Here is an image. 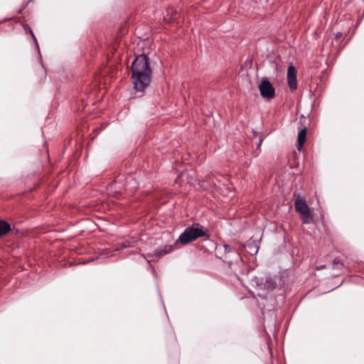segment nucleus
<instances>
[{
    "mask_svg": "<svg viewBox=\"0 0 364 364\" xmlns=\"http://www.w3.org/2000/svg\"><path fill=\"white\" fill-rule=\"evenodd\" d=\"M151 70L148 58L138 55L132 64V82L136 93H142L151 82Z\"/></svg>",
    "mask_w": 364,
    "mask_h": 364,
    "instance_id": "1",
    "label": "nucleus"
},
{
    "mask_svg": "<svg viewBox=\"0 0 364 364\" xmlns=\"http://www.w3.org/2000/svg\"><path fill=\"white\" fill-rule=\"evenodd\" d=\"M207 230L199 224H193L192 226L187 228L184 232L179 236L176 243L179 242L182 245H186L196 240L198 237L205 236Z\"/></svg>",
    "mask_w": 364,
    "mask_h": 364,
    "instance_id": "2",
    "label": "nucleus"
},
{
    "mask_svg": "<svg viewBox=\"0 0 364 364\" xmlns=\"http://www.w3.org/2000/svg\"><path fill=\"white\" fill-rule=\"evenodd\" d=\"M294 205L296 210L301 215L303 223H311L313 220V217L305 199L297 197L295 200Z\"/></svg>",
    "mask_w": 364,
    "mask_h": 364,
    "instance_id": "3",
    "label": "nucleus"
},
{
    "mask_svg": "<svg viewBox=\"0 0 364 364\" xmlns=\"http://www.w3.org/2000/svg\"><path fill=\"white\" fill-rule=\"evenodd\" d=\"M259 90L261 95L266 99H272L274 96V88L267 79H263L259 85Z\"/></svg>",
    "mask_w": 364,
    "mask_h": 364,
    "instance_id": "4",
    "label": "nucleus"
},
{
    "mask_svg": "<svg viewBox=\"0 0 364 364\" xmlns=\"http://www.w3.org/2000/svg\"><path fill=\"white\" fill-rule=\"evenodd\" d=\"M287 79L289 86L291 90H295L297 87L296 70L293 65H290L287 70Z\"/></svg>",
    "mask_w": 364,
    "mask_h": 364,
    "instance_id": "5",
    "label": "nucleus"
},
{
    "mask_svg": "<svg viewBox=\"0 0 364 364\" xmlns=\"http://www.w3.org/2000/svg\"><path fill=\"white\" fill-rule=\"evenodd\" d=\"M306 129L304 128L299 132V134H298L299 149H300L303 146V145L305 142V140H306Z\"/></svg>",
    "mask_w": 364,
    "mask_h": 364,
    "instance_id": "6",
    "label": "nucleus"
},
{
    "mask_svg": "<svg viewBox=\"0 0 364 364\" xmlns=\"http://www.w3.org/2000/svg\"><path fill=\"white\" fill-rule=\"evenodd\" d=\"M10 230V225L4 220H0V237Z\"/></svg>",
    "mask_w": 364,
    "mask_h": 364,
    "instance_id": "7",
    "label": "nucleus"
},
{
    "mask_svg": "<svg viewBox=\"0 0 364 364\" xmlns=\"http://www.w3.org/2000/svg\"><path fill=\"white\" fill-rule=\"evenodd\" d=\"M173 249V247L172 245L166 246L164 247V250L163 252H161V250L156 251L155 255L157 257H161L164 255H166V254H168V253L172 252Z\"/></svg>",
    "mask_w": 364,
    "mask_h": 364,
    "instance_id": "8",
    "label": "nucleus"
},
{
    "mask_svg": "<svg viewBox=\"0 0 364 364\" xmlns=\"http://www.w3.org/2000/svg\"><path fill=\"white\" fill-rule=\"evenodd\" d=\"M333 264L337 266L338 268L342 266V264L340 262V260L337 258H336L333 260Z\"/></svg>",
    "mask_w": 364,
    "mask_h": 364,
    "instance_id": "9",
    "label": "nucleus"
},
{
    "mask_svg": "<svg viewBox=\"0 0 364 364\" xmlns=\"http://www.w3.org/2000/svg\"><path fill=\"white\" fill-rule=\"evenodd\" d=\"M258 251V247H252V250L250 252V253L252 255V254H255L257 253Z\"/></svg>",
    "mask_w": 364,
    "mask_h": 364,
    "instance_id": "10",
    "label": "nucleus"
},
{
    "mask_svg": "<svg viewBox=\"0 0 364 364\" xmlns=\"http://www.w3.org/2000/svg\"><path fill=\"white\" fill-rule=\"evenodd\" d=\"M323 268H325V265H321L319 267H317V269H322Z\"/></svg>",
    "mask_w": 364,
    "mask_h": 364,
    "instance_id": "11",
    "label": "nucleus"
},
{
    "mask_svg": "<svg viewBox=\"0 0 364 364\" xmlns=\"http://www.w3.org/2000/svg\"><path fill=\"white\" fill-rule=\"evenodd\" d=\"M127 247V245H123L122 246V247Z\"/></svg>",
    "mask_w": 364,
    "mask_h": 364,
    "instance_id": "12",
    "label": "nucleus"
}]
</instances>
